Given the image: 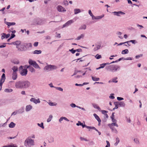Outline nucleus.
<instances>
[{
	"instance_id": "nucleus-39",
	"label": "nucleus",
	"mask_w": 147,
	"mask_h": 147,
	"mask_svg": "<svg viewBox=\"0 0 147 147\" xmlns=\"http://www.w3.org/2000/svg\"><path fill=\"white\" fill-rule=\"evenodd\" d=\"M69 51L72 54H74L76 52V50H74V48L71 49H69Z\"/></svg>"
},
{
	"instance_id": "nucleus-32",
	"label": "nucleus",
	"mask_w": 147,
	"mask_h": 147,
	"mask_svg": "<svg viewBox=\"0 0 147 147\" xmlns=\"http://www.w3.org/2000/svg\"><path fill=\"white\" fill-rule=\"evenodd\" d=\"M13 91V90L10 89L6 88L4 90V92H6L10 93Z\"/></svg>"
},
{
	"instance_id": "nucleus-25",
	"label": "nucleus",
	"mask_w": 147,
	"mask_h": 147,
	"mask_svg": "<svg viewBox=\"0 0 147 147\" xmlns=\"http://www.w3.org/2000/svg\"><path fill=\"white\" fill-rule=\"evenodd\" d=\"M12 69L13 71V73H16L18 71V67L17 66H14L12 67Z\"/></svg>"
},
{
	"instance_id": "nucleus-30",
	"label": "nucleus",
	"mask_w": 147,
	"mask_h": 147,
	"mask_svg": "<svg viewBox=\"0 0 147 147\" xmlns=\"http://www.w3.org/2000/svg\"><path fill=\"white\" fill-rule=\"evenodd\" d=\"M93 115L98 121L101 120L99 116L96 113L94 114Z\"/></svg>"
},
{
	"instance_id": "nucleus-64",
	"label": "nucleus",
	"mask_w": 147,
	"mask_h": 147,
	"mask_svg": "<svg viewBox=\"0 0 147 147\" xmlns=\"http://www.w3.org/2000/svg\"><path fill=\"white\" fill-rule=\"evenodd\" d=\"M88 13L90 15V16H92V15H93L90 10H88Z\"/></svg>"
},
{
	"instance_id": "nucleus-48",
	"label": "nucleus",
	"mask_w": 147,
	"mask_h": 147,
	"mask_svg": "<svg viewBox=\"0 0 147 147\" xmlns=\"http://www.w3.org/2000/svg\"><path fill=\"white\" fill-rule=\"evenodd\" d=\"M112 131L115 133L116 134H117L118 133V131H117L116 129H115L114 127L113 128L112 130Z\"/></svg>"
},
{
	"instance_id": "nucleus-57",
	"label": "nucleus",
	"mask_w": 147,
	"mask_h": 147,
	"mask_svg": "<svg viewBox=\"0 0 147 147\" xmlns=\"http://www.w3.org/2000/svg\"><path fill=\"white\" fill-rule=\"evenodd\" d=\"M8 147H17L16 146H15L14 144H12L11 145H7Z\"/></svg>"
},
{
	"instance_id": "nucleus-6",
	"label": "nucleus",
	"mask_w": 147,
	"mask_h": 147,
	"mask_svg": "<svg viewBox=\"0 0 147 147\" xmlns=\"http://www.w3.org/2000/svg\"><path fill=\"white\" fill-rule=\"evenodd\" d=\"M57 68V67L55 65H47L45 66L44 67L43 69L45 71H48L52 70L55 69H56Z\"/></svg>"
},
{
	"instance_id": "nucleus-60",
	"label": "nucleus",
	"mask_w": 147,
	"mask_h": 147,
	"mask_svg": "<svg viewBox=\"0 0 147 147\" xmlns=\"http://www.w3.org/2000/svg\"><path fill=\"white\" fill-rule=\"evenodd\" d=\"M100 66L101 68H103L105 66V64L104 63L100 64Z\"/></svg>"
},
{
	"instance_id": "nucleus-4",
	"label": "nucleus",
	"mask_w": 147,
	"mask_h": 147,
	"mask_svg": "<svg viewBox=\"0 0 147 147\" xmlns=\"http://www.w3.org/2000/svg\"><path fill=\"white\" fill-rule=\"evenodd\" d=\"M34 140L31 139L27 138L24 142V145L26 147H30L34 145Z\"/></svg>"
},
{
	"instance_id": "nucleus-21",
	"label": "nucleus",
	"mask_w": 147,
	"mask_h": 147,
	"mask_svg": "<svg viewBox=\"0 0 147 147\" xmlns=\"http://www.w3.org/2000/svg\"><path fill=\"white\" fill-rule=\"evenodd\" d=\"M82 127L83 128L84 127H86L88 129H94V128L93 127L88 126H87L85 124H83V125H82Z\"/></svg>"
},
{
	"instance_id": "nucleus-40",
	"label": "nucleus",
	"mask_w": 147,
	"mask_h": 147,
	"mask_svg": "<svg viewBox=\"0 0 147 147\" xmlns=\"http://www.w3.org/2000/svg\"><path fill=\"white\" fill-rule=\"evenodd\" d=\"M114 94H110V95L109 96V98L110 99H114L115 98V97L114 96Z\"/></svg>"
},
{
	"instance_id": "nucleus-44",
	"label": "nucleus",
	"mask_w": 147,
	"mask_h": 147,
	"mask_svg": "<svg viewBox=\"0 0 147 147\" xmlns=\"http://www.w3.org/2000/svg\"><path fill=\"white\" fill-rule=\"evenodd\" d=\"M56 89L58 90L61 91H63V89L61 88L60 87H55Z\"/></svg>"
},
{
	"instance_id": "nucleus-54",
	"label": "nucleus",
	"mask_w": 147,
	"mask_h": 147,
	"mask_svg": "<svg viewBox=\"0 0 147 147\" xmlns=\"http://www.w3.org/2000/svg\"><path fill=\"white\" fill-rule=\"evenodd\" d=\"M117 99L119 101H120L124 100V98H123L119 97H117Z\"/></svg>"
},
{
	"instance_id": "nucleus-31",
	"label": "nucleus",
	"mask_w": 147,
	"mask_h": 147,
	"mask_svg": "<svg viewBox=\"0 0 147 147\" xmlns=\"http://www.w3.org/2000/svg\"><path fill=\"white\" fill-rule=\"evenodd\" d=\"M92 80L93 81H99L100 80V78H96V77H93V76H92Z\"/></svg>"
},
{
	"instance_id": "nucleus-33",
	"label": "nucleus",
	"mask_w": 147,
	"mask_h": 147,
	"mask_svg": "<svg viewBox=\"0 0 147 147\" xmlns=\"http://www.w3.org/2000/svg\"><path fill=\"white\" fill-rule=\"evenodd\" d=\"M38 125L42 128V129H44V127L43 125V122H41L40 124H39V123H37Z\"/></svg>"
},
{
	"instance_id": "nucleus-50",
	"label": "nucleus",
	"mask_w": 147,
	"mask_h": 147,
	"mask_svg": "<svg viewBox=\"0 0 147 147\" xmlns=\"http://www.w3.org/2000/svg\"><path fill=\"white\" fill-rule=\"evenodd\" d=\"M12 62L13 63L16 64H19L20 63L19 61L18 60L17 61H15L13 60V61H12Z\"/></svg>"
},
{
	"instance_id": "nucleus-10",
	"label": "nucleus",
	"mask_w": 147,
	"mask_h": 147,
	"mask_svg": "<svg viewBox=\"0 0 147 147\" xmlns=\"http://www.w3.org/2000/svg\"><path fill=\"white\" fill-rule=\"evenodd\" d=\"M74 21L72 20H70L68 21L65 24L63 25L62 28L68 26L69 25L71 24Z\"/></svg>"
},
{
	"instance_id": "nucleus-20",
	"label": "nucleus",
	"mask_w": 147,
	"mask_h": 147,
	"mask_svg": "<svg viewBox=\"0 0 147 147\" xmlns=\"http://www.w3.org/2000/svg\"><path fill=\"white\" fill-rule=\"evenodd\" d=\"M17 78V73H13L12 74V78L13 80H15Z\"/></svg>"
},
{
	"instance_id": "nucleus-17",
	"label": "nucleus",
	"mask_w": 147,
	"mask_h": 147,
	"mask_svg": "<svg viewBox=\"0 0 147 147\" xmlns=\"http://www.w3.org/2000/svg\"><path fill=\"white\" fill-rule=\"evenodd\" d=\"M18 113L21 114L24 111V108L23 107H21L18 110H17Z\"/></svg>"
},
{
	"instance_id": "nucleus-47",
	"label": "nucleus",
	"mask_w": 147,
	"mask_h": 147,
	"mask_svg": "<svg viewBox=\"0 0 147 147\" xmlns=\"http://www.w3.org/2000/svg\"><path fill=\"white\" fill-rule=\"evenodd\" d=\"M76 125L77 126H79L81 125L82 126L83 125V123H81L80 121H78V123L76 124Z\"/></svg>"
},
{
	"instance_id": "nucleus-8",
	"label": "nucleus",
	"mask_w": 147,
	"mask_h": 147,
	"mask_svg": "<svg viewBox=\"0 0 147 147\" xmlns=\"http://www.w3.org/2000/svg\"><path fill=\"white\" fill-rule=\"evenodd\" d=\"M5 79V74L3 73L1 76V78L0 80V90H1L3 84L4 82Z\"/></svg>"
},
{
	"instance_id": "nucleus-18",
	"label": "nucleus",
	"mask_w": 147,
	"mask_h": 147,
	"mask_svg": "<svg viewBox=\"0 0 147 147\" xmlns=\"http://www.w3.org/2000/svg\"><path fill=\"white\" fill-rule=\"evenodd\" d=\"M5 24H6L8 26H11L14 25L16 24L14 22H5Z\"/></svg>"
},
{
	"instance_id": "nucleus-12",
	"label": "nucleus",
	"mask_w": 147,
	"mask_h": 147,
	"mask_svg": "<svg viewBox=\"0 0 147 147\" xmlns=\"http://www.w3.org/2000/svg\"><path fill=\"white\" fill-rule=\"evenodd\" d=\"M28 70L27 69H23L20 73V74L22 76H26L27 74Z\"/></svg>"
},
{
	"instance_id": "nucleus-43",
	"label": "nucleus",
	"mask_w": 147,
	"mask_h": 147,
	"mask_svg": "<svg viewBox=\"0 0 147 147\" xmlns=\"http://www.w3.org/2000/svg\"><path fill=\"white\" fill-rule=\"evenodd\" d=\"M128 42H131L132 44H134L135 43H137V42L135 40H129Z\"/></svg>"
},
{
	"instance_id": "nucleus-53",
	"label": "nucleus",
	"mask_w": 147,
	"mask_h": 147,
	"mask_svg": "<svg viewBox=\"0 0 147 147\" xmlns=\"http://www.w3.org/2000/svg\"><path fill=\"white\" fill-rule=\"evenodd\" d=\"M93 127L94 128V129H94V130H95L96 131L98 132V134L99 135H101V132L100 131H99L95 127Z\"/></svg>"
},
{
	"instance_id": "nucleus-55",
	"label": "nucleus",
	"mask_w": 147,
	"mask_h": 147,
	"mask_svg": "<svg viewBox=\"0 0 147 147\" xmlns=\"http://www.w3.org/2000/svg\"><path fill=\"white\" fill-rule=\"evenodd\" d=\"M2 44H3L5 45L6 44H8L9 45H13V42H12L11 43H7L4 42V43H3Z\"/></svg>"
},
{
	"instance_id": "nucleus-46",
	"label": "nucleus",
	"mask_w": 147,
	"mask_h": 147,
	"mask_svg": "<svg viewBox=\"0 0 147 147\" xmlns=\"http://www.w3.org/2000/svg\"><path fill=\"white\" fill-rule=\"evenodd\" d=\"M143 55L142 54H140V55H137L136 56L135 58L136 59H138L139 58L142 57Z\"/></svg>"
},
{
	"instance_id": "nucleus-7",
	"label": "nucleus",
	"mask_w": 147,
	"mask_h": 147,
	"mask_svg": "<svg viewBox=\"0 0 147 147\" xmlns=\"http://www.w3.org/2000/svg\"><path fill=\"white\" fill-rule=\"evenodd\" d=\"M42 22L41 19L39 18H37L34 20L33 25L35 26L41 25Z\"/></svg>"
},
{
	"instance_id": "nucleus-61",
	"label": "nucleus",
	"mask_w": 147,
	"mask_h": 147,
	"mask_svg": "<svg viewBox=\"0 0 147 147\" xmlns=\"http://www.w3.org/2000/svg\"><path fill=\"white\" fill-rule=\"evenodd\" d=\"M38 42H35L34 44V47H37L38 45Z\"/></svg>"
},
{
	"instance_id": "nucleus-5",
	"label": "nucleus",
	"mask_w": 147,
	"mask_h": 147,
	"mask_svg": "<svg viewBox=\"0 0 147 147\" xmlns=\"http://www.w3.org/2000/svg\"><path fill=\"white\" fill-rule=\"evenodd\" d=\"M28 63L30 65L32 66L35 68L40 69V67L35 61H33L31 59H29L28 61Z\"/></svg>"
},
{
	"instance_id": "nucleus-27",
	"label": "nucleus",
	"mask_w": 147,
	"mask_h": 147,
	"mask_svg": "<svg viewBox=\"0 0 147 147\" xmlns=\"http://www.w3.org/2000/svg\"><path fill=\"white\" fill-rule=\"evenodd\" d=\"M84 36V34H82L80 36H78L76 39L77 40H80L81 38H83Z\"/></svg>"
},
{
	"instance_id": "nucleus-37",
	"label": "nucleus",
	"mask_w": 147,
	"mask_h": 147,
	"mask_svg": "<svg viewBox=\"0 0 147 147\" xmlns=\"http://www.w3.org/2000/svg\"><path fill=\"white\" fill-rule=\"evenodd\" d=\"M95 57L97 59H99L102 58V56L101 55H99L98 54H97L95 56Z\"/></svg>"
},
{
	"instance_id": "nucleus-3",
	"label": "nucleus",
	"mask_w": 147,
	"mask_h": 147,
	"mask_svg": "<svg viewBox=\"0 0 147 147\" xmlns=\"http://www.w3.org/2000/svg\"><path fill=\"white\" fill-rule=\"evenodd\" d=\"M105 69L107 71L112 72L116 71L118 69H120V66L116 65H112L105 67Z\"/></svg>"
},
{
	"instance_id": "nucleus-13",
	"label": "nucleus",
	"mask_w": 147,
	"mask_h": 147,
	"mask_svg": "<svg viewBox=\"0 0 147 147\" xmlns=\"http://www.w3.org/2000/svg\"><path fill=\"white\" fill-rule=\"evenodd\" d=\"M113 13H114V15L117 16H120V14L123 15L125 14V13L121 11H114Z\"/></svg>"
},
{
	"instance_id": "nucleus-52",
	"label": "nucleus",
	"mask_w": 147,
	"mask_h": 147,
	"mask_svg": "<svg viewBox=\"0 0 147 147\" xmlns=\"http://www.w3.org/2000/svg\"><path fill=\"white\" fill-rule=\"evenodd\" d=\"M63 3L65 5L67 6L69 4L68 1L66 0H64Z\"/></svg>"
},
{
	"instance_id": "nucleus-15",
	"label": "nucleus",
	"mask_w": 147,
	"mask_h": 147,
	"mask_svg": "<svg viewBox=\"0 0 147 147\" xmlns=\"http://www.w3.org/2000/svg\"><path fill=\"white\" fill-rule=\"evenodd\" d=\"M21 41L20 40H16L15 42H13V45H16V46L18 47V46H20L21 44Z\"/></svg>"
},
{
	"instance_id": "nucleus-1",
	"label": "nucleus",
	"mask_w": 147,
	"mask_h": 147,
	"mask_svg": "<svg viewBox=\"0 0 147 147\" xmlns=\"http://www.w3.org/2000/svg\"><path fill=\"white\" fill-rule=\"evenodd\" d=\"M30 85L31 83L29 81L23 80L16 82L15 86L16 88L24 90L28 88Z\"/></svg>"
},
{
	"instance_id": "nucleus-49",
	"label": "nucleus",
	"mask_w": 147,
	"mask_h": 147,
	"mask_svg": "<svg viewBox=\"0 0 147 147\" xmlns=\"http://www.w3.org/2000/svg\"><path fill=\"white\" fill-rule=\"evenodd\" d=\"M101 112H102V113L103 114H104V115H105V114H107L106 113H107L108 112V111H107L104 110H101Z\"/></svg>"
},
{
	"instance_id": "nucleus-62",
	"label": "nucleus",
	"mask_w": 147,
	"mask_h": 147,
	"mask_svg": "<svg viewBox=\"0 0 147 147\" xmlns=\"http://www.w3.org/2000/svg\"><path fill=\"white\" fill-rule=\"evenodd\" d=\"M15 35L14 34H11V36H10L11 38H13L15 37Z\"/></svg>"
},
{
	"instance_id": "nucleus-26",
	"label": "nucleus",
	"mask_w": 147,
	"mask_h": 147,
	"mask_svg": "<svg viewBox=\"0 0 147 147\" xmlns=\"http://www.w3.org/2000/svg\"><path fill=\"white\" fill-rule=\"evenodd\" d=\"M128 53L129 51L128 49H126L122 51L121 52V54L123 55H124L127 54Z\"/></svg>"
},
{
	"instance_id": "nucleus-35",
	"label": "nucleus",
	"mask_w": 147,
	"mask_h": 147,
	"mask_svg": "<svg viewBox=\"0 0 147 147\" xmlns=\"http://www.w3.org/2000/svg\"><path fill=\"white\" fill-rule=\"evenodd\" d=\"M118 103V102H114V104L115 105V109H117L119 108V106L117 104Z\"/></svg>"
},
{
	"instance_id": "nucleus-23",
	"label": "nucleus",
	"mask_w": 147,
	"mask_h": 147,
	"mask_svg": "<svg viewBox=\"0 0 147 147\" xmlns=\"http://www.w3.org/2000/svg\"><path fill=\"white\" fill-rule=\"evenodd\" d=\"M16 125L15 123L13 122H11L10 123L9 125V127L10 128H12L14 127Z\"/></svg>"
},
{
	"instance_id": "nucleus-36",
	"label": "nucleus",
	"mask_w": 147,
	"mask_h": 147,
	"mask_svg": "<svg viewBox=\"0 0 147 147\" xmlns=\"http://www.w3.org/2000/svg\"><path fill=\"white\" fill-rule=\"evenodd\" d=\"M86 26L85 25H84L83 26H82L81 27H80L79 29L80 30H82L84 29L85 30L86 28Z\"/></svg>"
},
{
	"instance_id": "nucleus-22",
	"label": "nucleus",
	"mask_w": 147,
	"mask_h": 147,
	"mask_svg": "<svg viewBox=\"0 0 147 147\" xmlns=\"http://www.w3.org/2000/svg\"><path fill=\"white\" fill-rule=\"evenodd\" d=\"M42 53V51L40 50H35L33 51V54H40Z\"/></svg>"
},
{
	"instance_id": "nucleus-51",
	"label": "nucleus",
	"mask_w": 147,
	"mask_h": 147,
	"mask_svg": "<svg viewBox=\"0 0 147 147\" xmlns=\"http://www.w3.org/2000/svg\"><path fill=\"white\" fill-rule=\"evenodd\" d=\"M134 141L136 143L138 144H139V141L138 140L137 138H135L134 139Z\"/></svg>"
},
{
	"instance_id": "nucleus-41",
	"label": "nucleus",
	"mask_w": 147,
	"mask_h": 147,
	"mask_svg": "<svg viewBox=\"0 0 147 147\" xmlns=\"http://www.w3.org/2000/svg\"><path fill=\"white\" fill-rule=\"evenodd\" d=\"M53 116L52 115H50L49 117V118L47 119V122H49L50 121H51V119L52 118Z\"/></svg>"
},
{
	"instance_id": "nucleus-16",
	"label": "nucleus",
	"mask_w": 147,
	"mask_h": 147,
	"mask_svg": "<svg viewBox=\"0 0 147 147\" xmlns=\"http://www.w3.org/2000/svg\"><path fill=\"white\" fill-rule=\"evenodd\" d=\"M32 108V106L30 105H27L26 108V111L27 112L29 111Z\"/></svg>"
},
{
	"instance_id": "nucleus-56",
	"label": "nucleus",
	"mask_w": 147,
	"mask_h": 147,
	"mask_svg": "<svg viewBox=\"0 0 147 147\" xmlns=\"http://www.w3.org/2000/svg\"><path fill=\"white\" fill-rule=\"evenodd\" d=\"M100 47H101L100 44L99 45H98L96 47L97 49H96L95 48H94V50H95V51L98 50L100 49Z\"/></svg>"
},
{
	"instance_id": "nucleus-45",
	"label": "nucleus",
	"mask_w": 147,
	"mask_h": 147,
	"mask_svg": "<svg viewBox=\"0 0 147 147\" xmlns=\"http://www.w3.org/2000/svg\"><path fill=\"white\" fill-rule=\"evenodd\" d=\"M49 104L51 106H55L57 104L55 103H54L53 102H49Z\"/></svg>"
},
{
	"instance_id": "nucleus-14",
	"label": "nucleus",
	"mask_w": 147,
	"mask_h": 147,
	"mask_svg": "<svg viewBox=\"0 0 147 147\" xmlns=\"http://www.w3.org/2000/svg\"><path fill=\"white\" fill-rule=\"evenodd\" d=\"M27 68L31 72H34L35 71V70L34 68L30 65L27 66Z\"/></svg>"
},
{
	"instance_id": "nucleus-24",
	"label": "nucleus",
	"mask_w": 147,
	"mask_h": 147,
	"mask_svg": "<svg viewBox=\"0 0 147 147\" xmlns=\"http://www.w3.org/2000/svg\"><path fill=\"white\" fill-rule=\"evenodd\" d=\"M63 8V7L61 5H58L57 7V10L59 12H62V10Z\"/></svg>"
},
{
	"instance_id": "nucleus-58",
	"label": "nucleus",
	"mask_w": 147,
	"mask_h": 147,
	"mask_svg": "<svg viewBox=\"0 0 147 147\" xmlns=\"http://www.w3.org/2000/svg\"><path fill=\"white\" fill-rule=\"evenodd\" d=\"M111 119L112 121L113 122H117V121L114 119V117L111 118Z\"/></svg>"
},
{
	"instance_id": "nucleus-42",
	"label": "nucleus",
	"mask_w": 147,
	"mask_h": 147,
	"mask_svg": "<svg viewBox=\"0 0 147 147\" xmlns=\"http://www.w3.org/2000/svg\"><path fill=\"white\" fill-rule=\"evenodd\" d=\"M120 103L121 104V107H125V105L123 102H120Z\"/></svg>"
},
{
	"instance_id": "nucleus-29",
	"label": "nucleus",
	"mask_w": 147,
	"mask_h": 147,
	"mask_svg": "<svg viewBox=\"0 0 147 147\" xmlns=\"http://www.w3.org/2000/svg\"><path fill=\"white\" fill-rule=\"evenodd\" d=\"M93 106L94 108L98 109L99 111H100L101 110L100 107L96 104H93Z\"/></svg>"
},
{
	"instance_id": "nucleus-28",
	"label": "nucleus",
	"mask_w": 147,
	"mask_h": 147,
	"mask_svg": "<svg viewBox=\"0 0 147 147\" xmlns=\"http://www.w3.org/2000/svg\"><path fill=\"white\" fill-rule=\"evenodd\" d=\"M74 14H76L81 12V11L79 9H74Z\"/></svg>"
},
{
	"instance_id": "nucleus-38",
	"label": "nucleus",
	"mask_w": 147,
	"mask_h": 147,
	"mask_svg": "<svg viewBox=\"0 0 147 147\" xmlns=\"http://www.w3.org/2000/svg\"><path fill=\"white\" fill-rule=\"evenodd\" d=\"M70 106L72 108H75L76 107L78 108L79 107L78 106H76V104L74 103H72L70 105Z\"/></svg>"
},
{
	"instance_id": "nucleus-9",
	"label": "nucleus",
	"mask_w": 147,
	"mask_h": 147,
	"mask_svg": "<svg viewBox=\"0 0 147 147\" xmlns=\"http://www.w3.org/2000/svg\"><path fill=\"white\" fill-rule=\"evenodd\" d=\"M2 36L1 37V39L2 40L3 39L5 38H7L10 36V34L9 33H8L6 34V33H3L1 34Z\"/></svg>"
},
{
	"instance_id": "nucleus-19",
	"label": "nucleus",
	"mask_w": 147,
	"mask_h": 147,
	"mask_svg": "<svg viewBox=\"0 0 147 147\" xmlns=\"http://www.w3.org/2000/svg\"><path fill=\"white\" fill-rule=\"evenodd\" d=\"M48 140L49 143H52L54 142V138L51 136H50L48 138Z\"/></svg>"
},
{
	"instance_id": "nucleus-63",
	"label": "nucleus",
	"mask_w": 147,
	"mask_h": 147,
	"mask_svg": "<svg viewBox=\"0 0 147 147\" xmlns=\"http://www.w3.org/2000/svg\"><path fill=\"white\" fill-rule=\"evenodd\" d=\"M116 123V122H113L111 124H109V125L110 126L112 125L113 126H115Z\"/></svg>"
},
{
	"instance_id": "nucleus-59",
	"label": "nucleus",
	"mask_w": 147,
	"mask_h": 147,
	"mask_svg": "<svg viewBox=\"0 0 147 147\" xmlns=\"http://www.w3.org/2000/svg\"><path fill=\"white\" fill-rule=\"evenodd\" d=\"M76 52H82V50L81 49H78L76 50Z\"/></svg>"
},
{
	"instance_id": "nucleus-34",
	"label": "nucleus",
	"mask_w": 147,
	"mask_h": 147,
	"mask_svg": "<svg viewBox=\"0 0 147 147\" xmlns=\"http://www.w3.org/2000/svg\"><path fill=\"white\" fill-rule=\"evenodd\" d=\"M116 142L114 144V145L117 146L120 141L118 137L116 138Z\"/></svg>"
},
{
	"instance_id": "nucleus-2",
	"label": "nucleus",
	"mask_w": 147,
	"mask_h": 147,
	"mask_svg": "<svg viewBox=\"0 0 147 147\" xmlns=\"http://www.w3.org/2000/svg\"><path fill=\"white\" fill-rule=\"evenodd\" d=\"M20 47L16 46L18 50L19 51H26L29 47H31L32 45L31 43H24L20 45Z\"/></svg>"
},
{
	"instance_id": "nucleus-11",
	"label": "nucleus",
	"mask_w": 147,
	"mask_h": 147,
	"mask_svg": "<svg viewBox=\"0 0 147 147\" xmlns=\"http://www.w3.org/2000/svg\"><path fill=\"white\" fill-rule=\"evenodd\" d=\"M30 101L31 102H33L35 104L37 103H40V101L39 99H36V98H32L30 99Z\"/></svg>"
}]
</instances>
